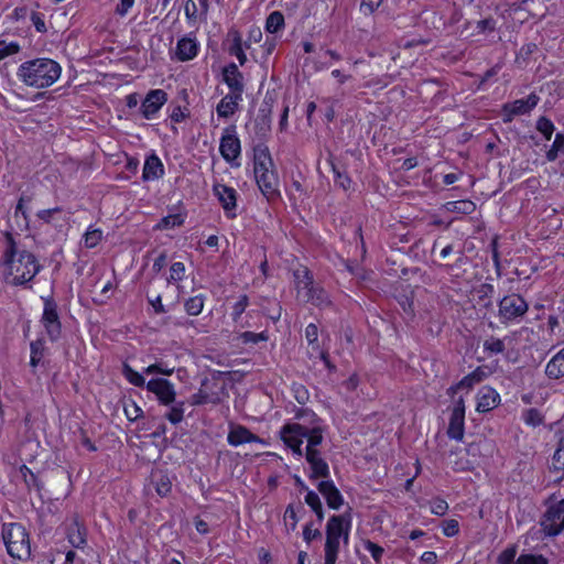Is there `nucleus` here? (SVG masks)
Segmentation results:
<instances>
[{
    "mask_svg": "<svg viewBox=\"0 0 564 564\" xmlns=\"http://www.w3.org/2000/svg\"><path fill=\"white\" fill-rule=\"evenodd\" d=\"M6 243L2 264L8 283L23 285L32 281L41 270L35 256L28 250H20L10 234L6 237Z\"/></svg>",
    "mask_w": 564,
    "mask_h": 564,
    "instance_id": "obj_1",
    "label": "nucleus"
},
{
    "mask_svg": "<svg viewBox=\"0 0 564 564\" xmlns=\"http://www.w3.org/2000/svg\"><path fill=\"white\" fill-rule=\"evenodd\" d=\"M62 74L61 65L46 57L23 62L17 70L18 78L26 86L42 89L52 86Z\"/></svg>",
    "mask_w": 564,
    "mask_h": 564,
    "instance_id": "obj_2",
    "label": "nucleus"
},
{
    "mask_svg": "<svg viewBox=\"0 0 564 564\" xmlns=\"http://www.w3.org/2000/svg\"><path fill=\"white\" fill-rule=\"evenodd\" d=\"M273 167L269 149L258 145L254 149L253 172L258 187L268 200L280 196L279 177Z\"/></svg>",
    "mask_w": 564,
    "mask_h": 564,
    "instance_id": "obj_3",
    "label": "nucleus"
},
{
    "mask_svg": "<svg viewBox=\"0 0 564 564\" xmlns=\"http://www.w3.org/2000/svg\"><path fill=\"white\" fill-rule=\"evenodd\" d=\"M280 436L294 455L302 457L304 438L307 441L305 453L318 451L317 446L323 442V429L319 425L308 427L300 423H288L280 430Z\"/></svg>",
    "mask_w": 564,
    "mask_h": 564,
    "instance_id": "obj_4",
    "label": "nucleus"
},
{
    "mask_svg": "<svg viewBox=\"0 0 564 564\" xmlns=\"http://www.w3.org/2000/svg\"><path fill=\"white\" fill-rule=\"evenodd\" d=\"M351 517L349 513L332 516L325 529L324 564H336L340 549V540L345 545L349 542Z\"/></svg>",
    "mask_w": 564,
    "mask_h": 564,
    "instance_id": "obj_5",
    "label": "nucleus"
},
{
    "mask_svg": "<svg viewBox=\"0 0 564 564\" xmlns=\"http://www.w3.org/2000/svg\"><path fill=\"white\" fill-rule=\"evenodd\" d=\"M297 299L325 308L332 305L328 293L318 284L314 283L313 275L306 267L296 269L293 273Z\"/></svg>",
    "mask_w": 564,
    "mask_h": 564,
    "instance_id": "obj_6",
    "label": "nucleus"
},
{
    "mask_svg": "<svg viewBox=\"0 0 564 564\" xmlns=\"http://www.w3.org/2000/svg\"><path fill=\"white\" fill-rule=\"evenodd\" d=\"M2 540L8 554L13 558L26 560L31 555L29 534L20 523H8L2 527Z\"/></svg>",
    "mask_w": 564,
    "mask_h": 564,
    "instance_id": "obj_7",
    "label": "nucleus"
},
{
    "mask_svg": "<svg viewBox=\"0 0 564 564\" xmlns=\"http://www.w3.org/2000/svg\"><path fill=\"white\" fill-rule=\"evenodd\" d=\"M529 310L525 300L519 294H509L499 301V318L502 324L517 321L524 316Z\"/></svg>",
    "mask_w": 564,
    "mask_h": 564,
    "instance_id": "obj_8",
    "label": "nucleus"
},
{
    "mask_svg": "<svg viewBox=\"0 0 564 564\" xmlns=\"http://www.w3.org/2000/svg\"><path fill=\"white\" fill-rule=\"evenodd\" d=\"M542 531L545 535L555 536L564 530V499L551 505L542 520Z\"/></svg>",
    "mask_w": 564,
    "mask_h": 564,
    "instance_id": "obj_9",
    "label": "nucleus"
},
{
    "mask_svg": "<svg viewBox=\"0 0 564 564\" xmlns=\"http://www.w3.org/2000/svg\"><path fill=\"white\" fill-rule=\"evenodd\" d=\"M44 301V308L41 322L46 330L51 340L55 341L61 337L62 324L57 311V304L53 297H42Z\"/></svg>",
    "mask_w": 564,
    "mask_h": 564,
    "instance_id": "obj_10",
    "label": "nucleus"
},
{
    "mask_svg": "<svg viewBox=\"0 0 564 564\" xmlns=\"http://www.w3.org/2000/svg\"><path fill=\"white\" fill-rule=\"evenodd\" d=\"M219 152L223 159L234 165V162L241 154V143L236 133V127L231 126L224 130V133L220 138Z\"/></svg>",
    "mask_w": 564,
    "mask_h": 564,
    "instance_id": "obj_11",
    "label": "nucleus"
},
{
    "mask_svg": "<svg viewBox=\"0 0 564 564\" xmlns=\"http://www.w3.org/2000/svg\"><path fill=\"white\" fill-rule=\"evenodd\" d=\"M540 97L531 93L525 99H517L502 106V121L509 123L516 116L527 115L539 104Z\"/></svg>",
    "mask_w": 564,
    "mask_h": 564,
    "instance_id": "obj_12",
    "label": "nucleus"
},
{
    "mask_svg": "<svg viewBox=\"0 0 564 564\" xmlns=\"http://www.w3.org/2000/svg\"><path fill=\"white\" fill-rule=\"evenodd\" d=\"M147 390L155 394L158 401L163 405H171L175 402L176 392L174 384L164 378L151 379L147 382Z\"/></svg>",
    "mask_w": 564,
    "mask_h": 564,
    "instance_id": "obj_13",
    "label": "nucleus"
},
{
    "mask_svg": "<svg viewBox=\"0 0 564 564\" xmlns=\"http://www.w3.org/2000/svg\"><path fill=\"white\" fill-rule=\"evenodd\" d=\"M214 195L218 198L226 216L232 219L237 216V191L225 184L216 183L213 186Z\"/></svg>",
    "mask_w": 564,
    "mask_h": 564,
    "instance_id": "obj_14",
    "label": "nucleus"
},
{
    "mask_svg": "<svg viewBox=\"0 0 564 564\" xmlns=\"http://www.w3.org/2000/svg\"><path fill=\"white\" fill-rule=\"evenodd\" d=\"M166 101L167 94L163 89L150 90L140 107L143 118L153 119Z\"/></svg>",
    "mask_w": 564,
    "mask_h": 564,
    "instance_id": "obj_15",
    "label": "nucleus"
},
{
    "mask_svg": "<svg viewBox=\"0 0 564 564\" xmlns=\"http://www.w3.org/2000/svg\"><path fill=\"white\" fill-rule=\"evenodd\" d=\"M497 30V19L492 15L486 17L478 21H466L463 25L460 34H466V36H479V35H490L495 33Z\"/></svg>",
    "mask_w": 564,
    "mask_h": 564,
    "instance_id": "obj_16",
    "label": "nucleus"
},
{
    "mask_svg": "<svg viewBox=\"0 0 564 564\" xmlns=\"http://www.w3.org/2000/svg\"><path fill=\"white\" fill-rule=\"evenodd\" d=\"M223 82L229 88V93L236 94L239 96L243 95V91H245L243 75L238 69V66L235 63H230L223 68Z\"/></svg>",
    "mask_w": 564,
    "mask_h": 564,
    "instance_id": "obj_17",
    "label": "nucleus"
},
{
    "mask_svg": "<svg viewBox=\"0 0 564 564\" xmlns=\"http://www.w3.org/2000/svg\"><path fill=\"white\" fill-rule=\"evenodd\" d=\"M500 403V394L491 387H482L477 393L476 411L487 413Z\"/></svg>",
    "mask_w": 564,
    "mask_h": 564,
    "instance_id": "obj_18",
    "label": "nucleus"
},
{
    "mask_svg": "<svg viewBox=\"0 0 564 564\" xmlns=\"http://www.w3.org/2000/svg\"><path fill=\"white\" fill-rule=\"evenodd\" d=\"M227 442L229 443V445L235 447L246 443L265 444V442L262 438L253 434L243 425H236L231 427L227 436Z\"/></svg>",
    "mask_w": 564,
    "mask_h": 564,
    "instance_id": "obj_19",
    "label": "nucleus"
},
{
    "mask_svg": "<svg viewBox=\"0 0 564 564\" xmlns=\"http://www.w3.org/2000/svg\"><path fill=\"white\" fill-rule=\"evenodd\" d=\"M317 488L330 509L338 510L341 507L344 499L333 480H323Z\"/></svg>",
    "mask_w": 564,
    "mask_h": 564,
    "instance_id": "obj_20",
    "label": "nucleus"
},
{
    "mask_svg": "<svg viewBox=\"0 0 564 564\" xmlns=\"http://www.w3.org/2000/svg\"><path fill=\"white\" fill-rule=\"evenodd\" d=\"M486 378V372L481 367L476 368L474 371L465 376L457 383L451 386L447 389V394L454 397L458 390L467 389L470 390L475 384L481 382Z\"/></svg>",
    "mask_w": 564,
    "mask_h": 564,
    "instance_id": "obj_21",
    "label": "nucleus"
},
{
    "mask_svg": "<svg viewBox=\"0 0 564 564\" xmlns=\"http://www.w3.org/2000/svg\"><path fill=\"white\" fill-rule=\"evenodd\" d=\"M242 101V96L228 93L225 95L216 107V112L219 118L227 119L234 116L239 109V104Z\"/></svg>",
    "mask_w": 564,
    "mask_h": 564,
    "instance_id": "obj_22",
    "label": "nucleus"
},
{
    "mask_svg": "<svg viewBox=\"0 0 564 564\" xmlns=\"http://www.w3.org/2000/svg\"><path fill=\"white\" fill-rule=\"evenodd\" d=\"M198 44L195 37L183 36L177 41L175 55L178 61H191L197 56Z\"/></svg>",
    "mask_w": 564,
    "mask_h": 564,
    "instance_id": "obj_23",
    "label": "nucleus"
},
{
    "mask_svg": "<svg viewBox=\"0 0 564 564\" xmlns=\"http://www.w3.org/2000/svg\"><path fill=\"white\" fill-rule=\"evenodd\" d=\"M305 459L311 466L312 478H326L329 476L328 464L321 456L319 451H311L310 453H305Z\"/></svg>",
    "mask_w": 564,
    "mask_h": 564,
    "instance_id": "obj_24",
    "label": "nucleus"
},
{
    "mask_svg": "<svg viewBox=\"0 0 564 564\" xmlns=\"http://www.w3.org/2000/svg\"><path fill=\"white\" fill-rule=\"evenodd\" d=\"M164 174V166L162 161L156 154H151L145 159L142 178L144 181H154L162 177Z\"/></svg>",
    "mask_w": 564,
    "mask_h": 564,
    "instance_id": "obj_25",
    "label": "nucleus"
},
{
    "mask_svg": "<svg viewBox=\"0 0 564 564\" xmlns=\"http://www.w3.org/2000/svg\"><path fill=\"white\" fill-rule=\"evenodd\" d=\"M66 536L69 544L76 549H83L87 543L86 529L83 525H80L77 520H74L67 527Z\"/></svg>",
    "mask_w": 564,
    "mask_h": 564,
    "instance_id": "obj_26",
    "label": "nucleus"
},
{
    "mask_svg": "<svg viewBox=\"0 0 564 564\" xmlns=\"http://www.w3.org/2000/svg\"><path fill=\"white\" fill-rule=\"evenodd\" d=\"M545 375L550 379H560L564 377V347L546 364Z\"/></svg>",
    "mask_w": 564,
    "mask_h": 564,
    "instance_id": "obj_27",
    "label": "nucleus"
},
{
    "mask_svg": "<svg viewBox=\"0 0 564 564\" xmlns=\"http://www.w3.org/2000/svg\"><path fill=\"white\" fill-rule=\"evenodd\" d=\"M465 434V415L451 413L447 435L455 441H463Z\"/></svg>",
    "mask_w": 564,
    "mask_h": 564,
    "instance_id": "obj_28",
    "label": "nucleus"
},
{
    "mask_svg": "<svg viewBox=\"0 0 564 564\" xmlns=\"http://www.w3.org/2000/svg\"><path fill=\"white\" fill-rule=\"evenodd\" d=\"M230 35L232 37V44L229 48V53L237 57L240 65H245L247 62V55L243 52V43L241 35L238 31H231Z\"/></svg>",
    "mask_w": 564,
    "mask_h": 564,
    "instance_id": "obj_29",
    "label": "nucleus"
},
{
    "mask_svg": "<svg viewBox=\"0 0 564 564\" xmlns=\"http://www.w3.org/2000/svg\"><path fill=\"white\" fill-rule=\"evenodd\" d=\"M446 209L451 213L470 215L475 212L476 205L469 199L448 202L445 205Z\"/></svg>",
    "mask_w": 564,
    "mask_h": 564,
    "instance_id": "obj_30",
    "label": "nucleus"
},
{
    "mask_svg": "<svg viewBox=\"0 0 564 564\" xmlns=\"http://www.w3.org/2000/svg\"><path fill=\"white\" fill-rule=\"evenodd\" d=\"M30 350H31L30 366L32 368H36L44 357V352H45L44 339L39 338V339L32 341L30 345Z\"/></svg>",
    "mask_w": 564,
    "mask_h": 564,
    "instance_id": "obj_31",
    "label": "nucleus"
},
{
    "mask_svg": "<svg viewBox=\"0 0 564 564\" xmlns=\"http://www.w3.org/2000/svg\"><path fill=\"white\" fill-rule=\"evenodd\" d=\"M329 164L335 176V184L343 188L344 191L349 189L352 181L346 173V171L337 166L332 159L329 160Z\"/></svg>",
    "mask_w": 564,
    "mask_h": 564,
    "instance_id": "obj_32",
    "label": "nucleus"
},
{
    "mask_svg": "<svg viewBox=\"0 0 564 564\" xmlns=\"http://www.w3.org/2000/svg\"><path fill=\"white\" fill-rule=\"evenodd\" d=\"M549 468L550 470L556 473L564 470V437L560 438L557 447L552 455V460Z\"/></svg>",
    "mask_w": 564,
    "mask_h": 564,
    "instance_id": "obj_33",
    "label": "nucleus"
},
{
    "mask_svg": "<svg viewBox=\"0 0 564 564\" xmlns=\"http://www.w3.org/2000/svg\"><path fill=\"white\" fill-rule=\"evenodd\" d=\"M204 303L205 296L203 294H198L187 299L184 303V308L188 315L197 316L202 313Z\"/></svg>",
    "mask_w": 564,
    "mask_h": 564,
    "instance_id": "obj_34",
    "label": "nucleus"
},
{
    "mask_svg": "<svg viewBox=\"0 0 564 564\" xmlns=\"http://www.w3.org/2000/svg\"><path fill=\"white\" fill-rule=\"evenodd\" d=\"M122 375L128 380L129 383L133 384L134 387L142 388L147 387L144 377L135 371L129 364L124 362L122 365Z\"/></svg>",
    "mask_w": 564,
    "mask_h": 564,
    "instance_id": "obj_35",
    "label": "nucleus"
},
{
    "mask_svg": "<svg viewBox=\"0 0 564 564\" xmlns=\"http://www.w3.org/2000/svg\"><path fill=\"white\" fill-rule=\"evenodd\" d=\"M284 26V17L280 11H273L265 21V30L269 33H276Z\"/></svg>",
    "mask_w": 564,
    "mask_h": 564,
    "instance_id": "obj_36",
    "label": "nucleus"
},
{
    "mask_svg": "<svg viewBox=\"0 0 564 564\" xmlns=\"http://www.w3.org/2000/svg\"><path fill=\"white\" fill-rule=\"evenodd\" d=\"M274 98L269 94L265 95L259 109V116L264 124L270 128L271 115L273 109Z\"/></svg>",
    "mask_w": 564,
    "mask_h": 564,
    "instance_id": "obj_37",
    "label": "nucleus"
},
{
    "mask_svg": "<svg viewBox=\"0 0 564 564\" xmlns=\"http://www.w3.org/2000/svg\"><path fill=\"white\" fill-rule=\"evenodd\" d=\"M484 351L490 354V355H498L502 354L506 350L505 340L500 338H496L494 336L487 338L484 341Z\"/></svg>",
    "mask_w": 564,
    "mask_h": 564,
    "instance_id": "obj_38",
    "label": "nucleus"
},
{
    "mask_svg": "<svg viewBox=\"0 0 564 564\" xmlns=\"http://www.w3.org/2000/svg\"><path fill=\"white\" fill-rule=\"evenodd\" d=\"M535 129L549 141L553 135L555 126L547 117L541 116L536 120Z\"/></svg>",
    "mask_w": 564,
    "mask_h": 564,
    "instance_id": "obj_39",
    "label": "nucleus"
},
{
    "mask_svg": "<svg viewBox=\"0 0 564 564\" xmlns=\"http://www.w3.org/2000/svg\"><path fill=\"white\" fill-rule=\"evenodd\" d=\"M155 490L159 496L165 497L171 492L172 482L166 475L159 474L154 475Z\"/></svg>",
    "mask_w": 564,
    "mask_h": 564,
    "instance_id": "obj_40",
    "label": "nucleus"
},
{
    "mask_svg": "<svg viewBox=\"0 0 564 564\" xmlns=\"http://www.w3.org/2000/svg\"><path fill=\"white\" fill-rule=\"evenodd\" d=\"M563 149H564V134L556 133L555 139H554L550 150L545 154L546 160L549 162H554L558 158V152L563 151Z\"/></svg>",
    "mask_w": 564,
    "mask_h": 564,
    "instance_id": "obj_41",
    "label": "nucleus"
},
{
    "mask_svg": "<svg viewBox=\"0 0 564 564\" xmlns=\"http://www.w3.org/2000/svg\"><path fill=\"white\" fill-rule=\"evenodd\" d=\"M171 409L165 414V417L172 423V424H178L184 419V402H174L171 404Z\"/></svg>",
    "mask_w": 564,
    "mask_h": 564,
    "instance_id": "obj_42",
    "label": "nucleus"
},
{
    "mask_svg": "<svg viewBox=\"0 0 564 564\" xmlns=\"http://www.w3.org/2000/svg\"><path fill=\"white\" fill-rule=\"evenodd\" d=\"M102 238V231L98 228L89 227L84 235V245L86 248H95Z\"/></svg>",
    "mask_w": 564,
    "mask_h": 564,
    "instance_id": "obj_43",
    "label": "nucleus"
},
{
    "mask_svg": "<svg viewBox=\"0 0 564 564\" xmlns=\"http://www.w3.org/2000/svg\"><path fill=\"white\" fill-rule=\"evenodd\" d=\"M524 423L527 425L536 427L543 423V415L541 412L534 408L528 409L523 412L522 416Z\"/></svg>",
    "mask_w": 564,
    "mask_h": 564,
    "instance_id": "obj_44",
    "label": "nucleus"
},
{
    "mask_svg": "<svg viewBox=\"0 0 564 564\" xmlns=\"http://www.w3.org/2000/svg\"><path fill=\"white\" fill-rule=\"evenodd\" d=\"M185 276V265L183 262H174L170 268V275L167 283H175L182 281Z\"/></svg>",
    "mask_w": 564,
    "mask_h": 564,
    "instance_id": "obj_45",
    "label": "nucleus"
},
{
    "mask_svg": "<svg viewBox=\"0 0 564 564\" xmlns=\"http://www.w3.org/2000/svg\"><path fill=\"white\" fill-rule=\"evenodd\" d=\"M513 564H549L542 554H521Z\"/></svg>",
    "mask_w": 564,
    "mask_h": 564,
    "instance_id": "obj_46",
    "label": "nucleus"
},
{
    "mask_svg": "<svg viewBox=\"0 0 564 564\" xmlns=\"http://www.w3.org/2000/svg\"><path fill=\"white\" fill-rule=\"evenodd\" d=\"M291 390L293 397L300 404H305L310 400V392L302 383L294 382Z\"/></svg>",
    "mask_w": 564,
    "mask_h": 564,
    "instance_id": "obj_47",
    "label": "nucleus"
},
{
    "mask_svg": "<svg viewBox=\"0 0 564 564\" xmlns=\"http://www.w3.org/2000/svg\"><path fill=\"white\" fill-rule=\"evenodd\" d=\"M20 45L17 42L7 43L4 40H0V61L8 56L19 53Z\"/></svg>",
    "mask_w": 564,
    "mask_h": 564,
    "instance_id": "obj_48",
    "label": "nucleus"
},
{
    "mask_svg": "<svg viewBox=\"0 0 564 564\" xmlns=\"http://www.w3.org/2000/svg\"><path fill=\"white\" fill-rule=\"evenodd\" d=\"M248 304H249V299L246 294L241 295L238 299V301L234 304L231 316L235 322H237L241 317V315L246 311Z\"/></svg>",
    "mask_w": 564,
    "mask_h": 564,
    "instance_id": "obj_49",
    "label": "nucleus"
},
{
    "mask_svg": "<svg viewBox=\"0 0 564 564\" xmlns=\"http://www.w3.org/2000/svg\"><path fill=\"white\" fill-rule=\"evenodd\" d=\"M123 410L127 419L131 422L137 421L143 414L142 409L134 401L126 403Z\"/></svg>",
    "mask_w": 564,
    "mask_h": 564,
    "instance_id": "obj_50",
    "label": "nucleus"
},
{
    "mask_svg": "<svg viewBox=\"0 0 564 564\" xmlns=\"http://www.w3.org/2000/svg\"><path fill=\"white\" fill-rule=\"evenodd\" d=\"M240 339L245 344H258L259 341L268 340V335L264 332H261V333L243 332L240 335Z\"/></svg>",
    "mask_w": 564,
    "mask_h": 564,
    "instance_id": "obj_51",
    "label": "nucleus"
},
{
    "mask_svg": "<svg viewBox=\"0 0 564 564\" xmlns=\"http://www.w3.org/2000/svg\"><path fill=\"white\" fill-rule=\"evenodd\" d=\"M517 555V545H510L505 549L497 558L498 564H511L514 562Z\"/></svg>",
    "mask_w": 564,
    "mask_h": 564,
    "instance_id": "obj_52",
    "label": "nucleus"
},
{
    "mask_svg": "<svg viewBox=\"0 0 564 564\" xmlns=\"http://www.w3.org/2000/svg\"><path fill=\"white\" fill-rule=\"evenodd\" d=\"M364 546L371 554L372 558L377 563H380L382 555L384 553L383 547H381L380 545L370 540L365 541Z\"/></svg>",
    "mask_w": 564,
    "mask_h": 564,
    "instance_id": "obj_53",
    "label": "nucleus"
},
{
    "mask_svg": "<svg viewBox=\"0 0 564 564\" xmlns=\"http://www.w3.org/2000/svg\"><path fill=\"white\" fill-rule=\"evenodd\" d=\"M189 116V111L186 107H182L180 105H176L172 108V111L170 113V119L174 123L182 122Z\"/></svg>",
    "mask_w": 564,
    "mask_h": 564,
    "instance_id": "obj_54",
    "label": "nucleus"
},
{
    "mask_svg": "<svg viewBox=\"0 0 564 564\" xmlns=\"http://www.w3.org/2000/svg\"><path fill=\"white\" fill-rule=\"evenodd\" d=\"M215 399L207 398V383L203 382V388L198 390V392L192 395V404L193 405H203L207 404L208 401H214Z\"/></svg>",
    "mask_w": 564,
    "mask_h": 564,
    "instance_id": "obj_55",
    "label": "nucleus"
},
{
    "mask_svg": "<svg viewBox=\"0 0 564 564\" xmlns=\"http://www.w3.org/2000/svg\"><path fill=\"white\" fill-rule=\"evenodd\" d=\"M183 221L184 220L181 215H169L161 220V223L159 224V228H161V229L174 228L176 226H181L183 224Z\"/></svg>",
    "mask_w": 564,
    "mask_h": 564,
    "instance_id": "obj_56",
    "label": "nucleus"
},
{
    "mask_svg": "<svg viewBox=\"0 0 564 564\" xmlns=\"http://www.w3.org/2000/svg\"><path fill=\"white\" fill-rule=\"evenodd\" d=\"M305 338L313 348H318V328L315 324L311 323L305 328Z\"/></svg>",
    "mask_w": 564,
    "mask_h": 564,
    "instance_id": "obj_57",
    "label": "nucleus"
},
{
    "mask_svg": "<svg viewBox=\"0 0 564 564\" xmlns=\"http://www.w3.org/2000/svg\"><path fill=\"white\" fill-rule=\"evenodd\" d=\"M442 531L445 536H455L459 532L458 521L455 519L445 520L443 522Z\"/></svg>",
    "mask_w": 564,
    "mask_h": 564,
    "instance_id": "obj_58",
    "label": "nucleus"
},
{
    "mask_svg": "<svg viewBox=\"0 0 564 564\" xmlns=\"http://www.w3.org/2000/svg\"><path fill=\"white\" fill-rule=\"evenodd\" d=\"M531 3H534V0L514 1V2L509 4L508 11H509L510 14L517 15L518 13H520L522 11H528L529 10V6Z\"/></svg>",
    "mask_w": 564,
    "mask_h": 564,
    "instance_id": "obj_59",
    "label": "nucleus"
},
{
    "mask_svg": "<svg viewBox=\"0 0 564 564\" xmlns=\"http://www.w3.org/2000/svg\"><path fill=\"white\" fill-rule=\"evenodd\" d=\"M284 520L286 525H289L291 530H295L299 519L296 516V510L292 505H289L286 507V510L284 512Z\"/></svg>",
    "mask_w": 564,
    "mask_h": 564,
    "instance_id": "obj_60",
    "label": "nucleus"
},
{
    "mask_svg": "<svg viewBox=\"0 0 564 564\" xmlns=\"http://www.w3.org/2000/svg\"><path fill=\"white\" fill-rule=\"evenodd\" d=\"M143 372L145 375H152V373H161L165 376H171L174 372L173 368L164 367L162 364H153L148 366Z\"/></svg>",
    "mask_w": 564,
    "mask_h": 564,
    "instance_id": "obj_61",
    "label": "nucleus"
},
{
    "mask_svg": "<svg viewBox=\"0 0 564 564\" xmlns=\"http://www.w3.org/2000/svg\"><path fill=\"white\" fill-rule=\"evenodd\" d=\"M62 212L61 207H55L51 209H42L36 213V217L44 221L45 224H51L53 221L54 215Z\"/></svg>",
    "mask_w": 564,
    "mask_h": 564,
    "instance_id": "obj_62",
    "label": "nucleus"
},
{
    "mask_svg": "<svg viewBox=\"0 0 564 564\" xmlns=\"http://www.w3.org/2000/svg\"><path fill=\"white\" fill-rule=\"evenodd\" d=\"M448 505L444 499L437 498L431 502V512L436 516H443L446 513Z\"/></svg>",
    "mask_w": 564,
    "mask_h": 564,
    "instance_id": "obj_63",
    "label": "nucleus"
},
{
    "mask_svg": "<svg viewBox=\"0 0 564 564\" xmlns=\"http://www.w3.org/2000/svg\"><path fill=\"white\" fill-rule=\"evenodd\" d=\"M322 533L318 529H312V524L307 523L303 529V539L310 544L313 540L319 539Z\"/></svg>",
    "mask_w": 564,
    "mask_h": 564,
    "instance_id": "obj_64",
    "label": "nucleus"
}]
</instances>
